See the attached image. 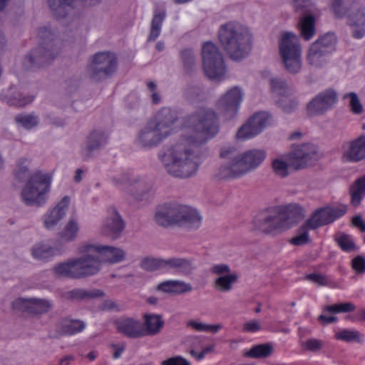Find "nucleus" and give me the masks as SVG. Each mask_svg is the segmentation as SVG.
Wrapping results in <instances>:
<instances>
[{
	"label": "nucleus",
	"instance_id": "obj_1",
	"mask_svg": "<svg viewBox=\"0 0 365 365\" xmlns=\"http://www.w3.org/2000/svg\"><path fill=\"white\" fill-rule=\"evenodd\" d=\"M185 127L187 131L177 142L164 145L158 155L168 173L182 179L196 174L199 167L196 149L219 133L218 115L212 108H198L186 117Z\"/></svg>",
	"mask_w": 365,
	"mask_h": 365
},
{
	"label": "nucleus",
	"instance_id": "obj_2",
	"mask_svg": "<svg viewBox=\"0 0 365 365\" xmlns=\"http://www.w3.org/2000/svg\"><path fill=\"white\" fill-rule=\"evenodd\" d=\"M99 249L98 245H82L78 249L81 255L54 266V274L60 277L83 279L98 274L103 262Z\"/></svg>",
	"mask_w": 365,
	"mask_h": 365
},
{
	"label": "nucleus",
	"instance_id": "obj_3",
	"mask_svg": "<svg viewBox=\"0 0 365 365\" xmlns=\"http://www.w3.org/2000/svg\"><path fill=\"white\" fill-rule=\"evenodd\" d=\"M218 39L228 57L240 61L247 58L252 48V35L243 24L232 21L222 24L218 29Z\"/></svg>",
	"mask_w": 365,
	"mask_h": 365
},
{
	"label": "nucleus",
	"instance_id": "obj_4",
	"mask_svg": "<svg viewBox=\"0 0 365 365\" xmlns=\"http://www.w3.org/2000/svg\"><path fill=\"white\" fill-rule=\"evenodd\" d=\"M304 217V209L297 204L277 206L262 212L255 221L256 228L264 233L287 229Z\"/></svg>",
	"mask_w": 365,
	"mask_h": 365
},
{
	"label": "nucleus",
	"instance_id": "obj_5",
	"mask_svg": "<svg viewBox=\"0 0 365 365\" xmlns=\"http://www.w3.org/2000/svg\"><path fill=\"white\" fill-rule=\"evenodd\" d=\"M155 219L163 227L178 224L194 229L198 228L202 222V217L196 210L178 203H167L160 207Z\"/></svg>",
	"mask_w": 365,
	"mask_h": 365
},
{
	"label": "nucleus",
	"instance_id": "obj_6",
	"mask_svg": "<svg viewBox=\"0 0 365 365\" xmlns=\"http://www.w3.org/2000/svg\"><path fill=\"white\" fill-rule=\"evenodd\" d=\"M38 36L41 40V46L27 54L23 61L24 66L28 69L51 63L58 53L54 34L49 29H39Z\"/></svg>",
	"mask_w": 365,
	"mask_h": 365
},
{
	"label": "nucleus",
	"instance_id": "obj_7",
	"mask_svg": "<svg viewBox=\"0 0 365 365\" xmlns=\"http://www.w3.org/2000/svg\"><path fill=\"white\" fill-rule=\"evenodd\" d=\"M280 61L291 74L298 73L302 67V46L299 37L292 32H284L279 41Z\"/></svg>",
	"mask_w": 365,
	"mask_h": 365
},
{
	"label": "nucleus",
	"instance_id": "obj_8",
	"mask_svg": "<svg viewBox=\"0 0 365 365\" xmlns=\"http://www.w3.org/2000/svg\"><path fill=\"white\" fill-rule=\"evenodd\" d=\"M51 178L47 173L36 172L28 179L21 191V200L29 206H41L47 200Z\"/></svg>",
	"mask_w": 365,
	"mask_h": 365
},
{
	"label": "nucleus",
	"instance_id": "obj_9",
	"mask_svg": "<svg viewBox=\"0 0 365 365\" xmlns=\"http://www.w3.org/2000/svg\"><path fill=\"white\" fill-rule=\"evenodd\" d=\"M117 66L118 59L113 53L100 51L91 56L86 67V73L92 81L100 82L110 77Z\"/></svg>",
	"mask_w": 365,
	"mask_h": 365
},
{
	"label": "nucleus",
	"instance_id": "obj_10",
	"mask_svg": "<svg viewBox=\"0 0 365 365\" xmlns=\"http://www.w3.org/2000/svg\"><path fill=\"white\" fill-rule=\"evenodd\" d=\"M220 157L226 160L219 169L218 175L220 178L236 179L249 173L239 151L235 148H222Z\"/></svg>",
	"mask_w": 365,
	"mask_h": 365
},
{
	"label": "nucleus",
	"instance_id": "obj_11",
	"mask_svg": "<svg viewBox=\"0 0 365 365\" xmlns=\"http://www.w3.org/2000/svg\"><path fill=\"white\" fill-rule=\"evenodd\" d=\"M203 70L212 79L218 78L225 73V66L218 47L211 42L205 43L202 48Z\"/></svg>",
	"mask_w": 365,
	"mask_h": 365
},
{
	"label": "nucleus",
	"instance_id": "obj_12",
	"mask_svg": "<svg viewBox=\"0 0 365 365\" xmlns=\"http://www.w3.org/2000/svg\"><path fill=\"white\" fill-rule=\"evenodd\" d=\"M243 97L242 89L234 86L219 98L215 104L216 109L225 120L232 119L238 112Z\"/></svg>",
	"mask_w": 365,
	"mask_h": 365
},
{
	"label": "nucleus",
	"instance_id": "obj_13",
	"mask_svg": "<svg viewBox=\"0 0 365 365\" xmlns=\"http://www.w3.org/2000/svg\"><path fill=\"white\" fill-rule=\"evenodd\" d=\"M289 154L291 165L294 170L306 168L309 163L318 160L322 156L317 146L312 143L299 145Z\"/></svg>",
	"mask_w": 365,
	"mask_h": 365
},
{
	"label": "nucleus",
	"instance_id": "obj_14",
	"mask_svg": "<svg viewBox=\"0 0 365 365\" xmlns=\"http://www.w3.org/2000/svg\"><path fill=\"white\" fill-rule=\"evenodd\" d=\"M14 309L27 312L33 315H43L52 309L53 304L51 300L41 298H18L12 303Z\"/></svg>",
	"mask_w": 365,
	"mask_h": 365
},
{
	"label": "nucleus",
	"instance_id": "obj_15",
	"mask_svg": "<svg viewBox=\"0 0 365 365\" xmlns=\"http://www.w3.org/2000/svg\"><path fill=\"white\" fill-rule=\"evenodd\" d=\"M125 227V223L117 209L115 207H108L101 227V234L115 240L120 236Z\"/></svg>",
	"mask_w": 365,
	"mask_h": 365
},
{
	"label": "nucleus",
	"instance_id": "obj_16",
	"mask_svg": "<svg viewBox=\"0 0 365 365\" xmlns=\"http://www.w3.org/2000/svg\"><path fill=\"white\" fill-rule=\"evenodd\" d=\"M346 212L345 206L321 207L312 213L307 220V225H309L312 229H317L333 222L337 218L343 216Z\"/></svg>",
	"mask_w": 365,
	"mask_h": 365
},
{
	"label": "nucleus",
	"instance_id": "obj_17",
	"mask_svg": "<svg viewBox=\"0 0 365 365\" xmlns=\"http://www.w3.org/2000/svg\"><path fill=\"white\" fill-rule=\"evenodd\" d=\"M168 138L150 120L138 131L135 144L141 148H152Z\"/></svg>",
	"mask_w": 365,
	"mask_h": 365
},
{
	"label": "nucleus",
	"instance_id": "obj_18",
	"mask_svg": "<svg viewBox=\"0 0 365 365\" xmlns=\"http://www.w3.org/2000/svg\"><path fill=\"white\" fill-rule=\"evenodd\" d=\"M341 5L342 6L346 5L348 7L344 15L350 9H353V11L349 14L348 22L352 28L353 36L356 38H362L365 35V9L359 8L354 0H341ZM343 16L344 14L341 15Z\"/></svg>",
	"mask_w": 365,
	"mask_h": 365
},
{
	"label": "nucleus",
	"instance_id": "obj_19",
	"mask_svg": "<svg viewBox=\"0 0 365 365\" xmlns=\"http://www.w3.org/2000/svg\"><path fill=\"white\" fill-rule=\"evenodd\" d=\"M269 118V115L265 112L255 113L239 128L236 138L239 140H245L259 134L267 126Z\"/></svg>",
	"mask_w": 365,
	"mask_h": 365
},
{
	"label": "nucleus",
	"instance_id": "obj_20",
	"mask_svg": "<svg viewBox=\"0 0 365 365\" xmlns=\"http://www.w3.org/2000/svg\"><path fill=\"white\" fill-rule=\"evenodd\" d=\"M337 101V93L329 88L318 93L307 104L308 112L312 115H322L330 110Z\"/></svg>",
	"mask_w": 365,
	"mask_h": 365
},
{
	"label": "nucleus",
	"instance_id": "obj_21",
	"mask_svg": "<svg viewBox=\"0 0 365 365\" xmlns=\"http://www.w3.org/2000/svg\"><path fill=\"white\" fill-rule=\"evenodd\" d=\"M178 120V115L175 110L164 107L159 110L150 120L168 137L174 133V125Z\"/></svg>",
	"mask_w": 365,
	"mask_h": 365
},
{
	"label": "nucleus",
	"instance_id": "obj_22",
	"mask_svg": "<svg viewBox=\"0 0 365 365\" xmlns=\"http://www.w3.org/2000/svg\"><path fill=\"white\" fill-rule=\"evenodd\" d=\"M108 135L103 130H92L87 137L86 145L81 149V156L84 160L93 157V153L103 148L108 142Z\"/></svg>",
	"mask_w": 365,
	"mask_h": 365
},
{
	"label": "nucleus",
	"instance_id": "obj_23",
	"mask_svg": "<svg viewBox=\"0 0 365 365\" xmlns=\"http://www.w3.org/2000/svg\"><path fill=\"white\" fill-rule=\"evenodd\" d=\"M342 158L346 161L358 162L365 158V135L345 143L343 146Z\"/></svg>",
	"mask_w": 365,
	"mask_h": 365
},
{
	"label": "nucleus",
	"instance_id": "obj_24",
	"mask_svg": "<svg viewBox=\"0 0 365 365\" xmlns=\"http://www.w3.org/2000/svg\"><path fill=\"white\" fill-rule=\"evenodd\" d=\"M125 180L133 187L134 196L138 200L146 199L153 188L152 180L145 176L130 175Z\"/></svg>",
	"mask_w": 365,
	"mask_h": 365
},
{
	"label": "nucleus",
	"instance_id": "obj_25",
	"mask_svg": "<svg viewBox=\"0 0 365 365\" xmlns=\"http://www.w3.org/2000/svg\"><path fill=\"white\" fill-rule=\"evenodd\" d=\"M70 198L65 196L51 211L44 215L43 224L46 229H53L66 215Z\"/></svg>",
	"mask_w": 365,
	"mask_h": 365
},
{
	"label": "nucleus",
	"instance_id": "obj_26",
	"mask_svg": "<svg viewBox=\"0 0 365 365\" xmlns=\"http://www.w3.org/2000/svg\"><path fill=\"white\" fill-rule=\"evenodd\" d=\"M118 331L132 339L143 337V323L133 318H126L116 322Z\"/></svg>",
	"mask_w": 365,
	"mask_h": 365
},
{
	"label": "nucleus",
	"instance_id": "obj_27",
	"mask_svg": "<svg viewBox=\"0 0 365 365\" xmlns=\"http://www.w3.org/2000/svg\"><path fill=\"white\" fill-rule=\"evenodd\" d=\"M76 0H47L53 16L57 19L68 16L75 8Z\"/></svg>",
	"mask_w": 365,
	"mask_h": 365
},
{
	"label": "nucleus",
	"instance_id": "obj_28",
	"mask_svg": "<svg viewBox=\"0 0 365 365\" xmlns=\"http://www.w3.org/2000/svg\"><path fill=\"white\" fill-rule=\"evenodd\" d=\"M143 324V336H155L158 334L164 327V321L160 314H145Z\"/></svg>",
	"mask_w": 365,
	"mask_h": 365
},
{
	"label": "nucleus",
	"instance_id": "obj_29",
	"mask_svg": "<svg viewBox=\"0 0 365 365\" xmlns=\"http://www.w3.org/2000/svg\"><path fill=\"white\" fill-rule=\"evenodd\" d=\"M0 99L9 106L18 107L25 106L33 101L31 96H24L21 93L16 91L14 87H10L0 93Z\"/></svg>",
	"mask_w": 365,
	"mask_h": 365
},
{
	"label": "nucleus",
	"instance_id": "obj_30",
	"mask_svg": "<svg viewBox=\"0 0 365 365\" xmlns=\"http://www.w3.org/2000/svg\"><path fill=\"white\" fill-rule=\"evenodd\" d=\"M248 173H250L259 166L266 158V152L260 149H252L240 153Z\"/></svg>",
	"mask_w": 365,
	"mask_h": 365
},
{
	"label": "nucleus",
	"instance_id": "obj_31",
	"mask_svg": "<svg viewBox=\"0 0 365 365\" xmlns=\"http://www.w3.org/2000/svg\"><path fill=\"white\" fill-rule=\"evenodd\" d=\"M165 269H175L185 275L190 274L195 269L192 259L182 257H171L165 259Z\"/></svg>",
	"mask_w": 365,
	"mask_h": 365
},
{
	"label": "nucleus",
	"instance_id": "obj_32",
	"mask_svg": "<svg viewBox=\"0 0 365 365\" xmlns=\"http://www.w3.org/2000/svg\"><path fill=\"white\" fill-rule=\"evenodd\" d=\"M103 295V292L99 289L86 290L84 289H73L63 292L61 297L65 300L79 302L102 297Z\"/></svg>",
	"mask_w": 365,
	"mask_h": 365
},
{
	"label": "nucleus",
	"instance_id": "obj_33",
	"mask_svg": "<svg viewBox=\"0 0 365 365\" xmlns=\"http://www.w3.org/2000/svg\"><path fill=\"white\" fill-rule=\"evenodd\" d=\"M158 289L166 293L180 294L192 290L190 284L180 280H168L160 283Z\"/></svg>",
	"mask_w": 365,
	"mask_h": 365
},
{
	"label": "nucleus",
	"instance_id": "obj_34",
	"mask_svg": "<svg viewBox=\"0 0 365 365\" xmlns=\"http://www.w3.org/2000/svg\"><path fill=\"white\" fill-rule=\"evenodd\" d=\"M329 56V54L317 46V44L312 43L307 52V61L312 66L322 68L327 63Z\"/></svg>",
	"mask_w": 365,
	"mask_h": 365
},
{
	"label": "nucleus",
	"instance_id": "obj_35",
	"mask_svg": "<svg viewBox=\"0 0 365 365\" xmlns=\"http://www.w3.org/2000/svg\"><path fill=\"white\" fill-rule=\"evenodd\" d=\"M86 327V324L79 319H72L68 317L59 322V331L63 335H73L81 332Z\"/></svg>",
	"mask_w": 365,
	"mask_h": 365
},
{
	"label": "nucleus",
	"instance_id": "obj_36",
	"mask_svg": "<svg viewBox=\"0 0 365 365\" xmlns=\"http://www.w3.org/2000/svg\"><path fill=\"white\" fill-rule=\"evenodd\" d=\"M166 16L164 9H155L151 21L150 31L148 38V41H154L159 36L163 21Z\"/></svg>",
	"mask_w": 365,
	"mask_h": 365
},
{
	"label": "nucleus",
	"instance_id": "obj_37",
	"mask_svg": "<svg viewBox=\"0 0 365 365\" xmlns=\"http://www.w3.org/2000/svg\"><path fill=\"white\" fill-rule=\"evenodd\" d=\"M301 36L306 41L311 39L315 34V19L311 14H304L299 22Z\"/></svg>",
	"mask_w": 365,
	"mask_h": 365
},
{
	"label": "nucleus",
	"instance_id": "obj_38",
	"mask_svg": "<svg viewBox=\"0 0 365 365\" xmlns=\"http://www.w3.org/2000/svg\"><path fill=\"white\" fill-rule=\"evenodd\" d=\"M351 204L357 207L365 196V175L357 179L350 187Z\"/></svg>",
	"mask_w": 365,
	"mask_h": 365
},
{
	"label": "nucleus",
	"instance_id": "obj_39",
	"mask_svg": "<svg viewBox=\"0 0 365 365\" xmlns=\"http://www.w3.org/2000/svg\"><path fill=\"white\" fill-rule=\"evenodd\" d=\"M14 120L19 127L27 130L37 127L39 124V118L35 113L17 114Z\"/></svg>",
	"mask_w": 365,
	"mask_h": 365
},
{
	"label": "nucleus",
	"instance_id": "obj_40",
	"mask_svg": "<svg viewBox=\"0 0 365 365\" xmlns=\"http://www.w3.org/2000/svg\"><path fill=\"white\" fill-rule=\"evenodd\" d=\"M337 39L334 33H327L315 41L313 44L318 46L328 54H331L336 50Z\"/></svg>",
	"mask_w": 365,
	"mask_h": 365
},
{
	"label": "nucleus",
	"instance_id": "obj_41",
	"mask_svg": "<svg viewBox=\"0 0 365 365\" xmlns=\"http://www.w3.org/2000/svg\"><path fill=\"white\" fill-rule=\"evenodd\" d=\"M237 279L238 276L235 273L219 276L214 281V287L219 292H227L232 289Z\"/></svg>",
	"mask_w": 365,
	"mask_h": 365
},
{
	"label": "nucleus",
	"instance_id": "obj_42",
	"mask_svg": "<svg viewBox=\"0 0 365 365\" xmlns=\"http://www.w3.org/2000/svg\"><path fill=\"white\" fill-rule=\"evenodd\" d=\"M57 253V249L44 243H37L31 249L32 256L39 260L47 259Z\"/></svg>",
	"mask_w": 365,
	"mask_h": 365
},
{
	"label": "nucleus",
	"instance_id": "obj_43",
	"mask_svg": "<svg viewBox=\"0 0 365 365\" xmlns=\"http://www.w3.org/2000/svg\"><path fill=\"white\" fill-rule=\"evenodd\" d=\"M98 247H101L98 250L100 255L105 254L108 261L110 263H118L125 259V252L122 249L99 245Z\"/></svg>",
	"mask_w": 365,
	"mask_h": 365
},
{
	"label": "nucleus",
	"instance_id": "obj_44",
	"mask_svg": "<svg viewBox=\"0 0 365 365\" xmlns=\"http://www.w3.org/2000/svg\"><path fill=\"white\" fill-rule=\"evenodd\" d=\"M273 351V347L270 344H261L253 346L244 354L246 357L259 359L269 356Z\"/></svg>",
	"mask_w": 365,
	"mask_h": 365
},
{
	"label": "nucleus",
	"instance_id": "obj_45",
	"mask_svg": "<svg viewBox=\"0 0 365 365\" xmlns=\"http://www.w3.org/2000/svg\"><path fill=\"white\" fill-rule=\"evenodd\" d=\"M287 161L282 158H277L272 161V166L274 173L280 178H285L289 175V170L292 168L293 165H291L290 154L287 155Z\"/></svg>",
	"mask_w": 365,
	"mask_h": 365
},
{
	"label": "nucleus",
	"instance_id": "obj_46",
	"mask_svg": "<svg viewBox=\"0 0 365 365\" xmlns=\"http://www.w3.org/2000/svg\"><path fill=\"white\" fill-rule=\"evenodd\" d=\"M311 228L309 225H307V220L305 222L300 226L297 230V235L292 238L291 243L296 246H301L309 242V232Z\"/></svg>",
	"mask_w": 365,
	"mask_h": 365
},
{
	"label": "nucleus",
	"instance_id": "obj_47",
	"mask_svg": "<svg viewBox=\"0 0 365 365\" xmlns=\"http://www.w3.org/2000/svg\"><path fill=\"white\" fill-rule=\"evenodd\" d=\"M180 60L187 72L192 71L196 67V55L190 48L182 49L180 53Z\"/></svg>",
	"mask_w": 365,
	"mask_h": 365
},
{
	"label": "nucleus",
	"instance_id": "obj_48",
	"mask_svg": "<svg viewBox=\"0 0 365 365\" xmlns=\"http://www.w3.org/2000/svg\"><path fill=\"white\" fill-rule=\"evenodd\" d=\"M79 226L77 221L71 219L65 226L64 230L60 233V237L66 242L73 241L76 238Z\"/></svg>",
	"mask_w": 365,
	"mask_h": 365
},
{
	"label": "nucleus",
	"instance_id": "obj_49",
	"mask_svg": "<svg viewBox=\"0 0 365 365\" xmlns=\"http://www.w3.org/2000/svg\"><path fill=\"white\" fill-rule=\"evenodd\" d=\"M270 86L272 91L281 97L292 94V91L287 86V82L280 78L270 79Z\"/></svg>",
	"mask_w": 365,
	"mask_h": 365
},
{
	"label": "nucleus",
	"instance_id": "obj_50",
	"mask_svg": "<svg viewBox=\"0 0 365 365\" xmlns=\"http://www.w3.org/2000/svg\"><path fill=\"white\" fill-rule=\"evenodd\" d=\"M165 259L145 257L140 262V267L146 271L152 272L165 269Z\"/></svg>",
	"mask_w": 365,
	"mask_h": 365
},
{
	"label": "nucleus",
	"instance_id": "obj_51",
	"mask_svg": "<svg viewBox=\"0 0 365 365\" xmlns=\"http://www.w3.org/2000/svg\"><path fill=\"white\" fill-rule=\"evenodd\" d=\"M29 162L26 158H21L17 162L14 175L16 178L19 181H24L26 179L28 180L31 176L29 173Z\"/></svg>",
	"mask_w": 365,
	"mask_h": 365
},
{
	"label": "nucleus",
	"instance_id": "obj_52",
	"mask_svg": "<svg viewBox=\"0 0 365 365\" xmlns=\"http://www.w3.org/2000/svg\"><path fill=\"white\" fill-rule=\"evenodd\" d=\"M336 241L341 249L346 252H351L357 250L351 237L346 234H340L336 237Z\"/></svg>",
	"mask_w": 365,
	"mask_h": 365
},
{
	"label": "nucleus",
	"instance_id": "obj_53",
	"mask_svg": "<svg viewBox=\"0 0 365 365\" xmlns=\"http://www.w3.org/2000/svg\"><path fill=\"white\" fill-rule=\"evenodd\" d=\"M361 334L356 330L343 329L335 334V338L346 342L359 341Z\"/></svg>",
	"mask_w": 365,
	"mask_h": 365
},
{
	"label": "nucleus",
	"instance_id": "obj_54",
	"mask_svg": "<svg viewBox=\"0 0 365 365\" xmlns=\"http://www.w3.org/2000/svg\"><path fill=\"white\" fill-rule=\"evenodd\" d=\"M187 327H190L195 329L198 331H207V332H217L220 328L221 325H211L207 324L201 322H198L197 321L190 320L187 323Z\"/></svg>",
	"mask_w": 365,
	"mask_h": 365
},
{
	"label": "nucleus",
	"instance_id": "obj_55",
	"mask_svg": "<svg viewBox=\"0 0 365 365\" xmlns=\"http://www.w3.org/2000/svg\"><path fill=\"white\" fill-rule=\"evenodd\" d=\"M289 96L280 97L277 101L278 106L285 113H290L293 112L297 107L298 103L294 98H289Z\"/></svg>",
	"mask_w": 365,
	"mask_h": 365
},
{
	"label": "nucleus",
	"instance_id": "obj_56",
	"mask_svg": "<svg viewBox=\"0 0 365 365\" xmlns=\"http://www.w3.org/2000/svg\"><path fill=\"white\" fill-rule=\"evenodd\" d=\"M349 98V106L354 114H361L363 112V106L360 102L359 96L354 92L346 93L344 98Z\"/></svg>",
	"mask_w": 365,
	"mask_h": 365
},
{
	"label": "nucleus",
	"instance_id": "obj_57",
	"mask_svg": "<svg viewBox=\"0 0 365 365\" xmlns=\"http://www.w3.org/2000/svg\"><path fill=\"white\" fill-rule=\"evenodd\" d=\"M351 267L358 274L365 273V258L358 255L351 260Z\"/></svg>",
	"mask_w": 365,
	"mask_h": 365
},
{
	"label": "nucleus",
	"instance_id": "obj_58",
	"mask_svg": "<svg viewBox=\"0 0 365 365\" xmlns=\"http://www.w3.org/2000/svg\"><path fill=\"white\" fill-rule=\"evenodd\" d=\"M305 279L309 280L319 286H325L328 284L329 280L326 277V276L318 274V273H312L307 274Z\"/></svg>",
	"mask_w": 365,
	"mask_h": 365
},
{
	"label": "nucleus",
	"instance_id": "obj_59",
	"mask_svg": "<svg viewBox=\"0 0 365 365\" xmlns=\"http://www.w3.org/2000/svg\"><path fill=\"white\" fill-rule=\"evenodd\" d=\"M147 88L148 91L151 93L150 98L153 103L158 104L161 98L160 94L157 92V85L154 81H149L147 83Z\"/></svg>",
	"mask_w": 365,
	"mask_h": 365
},
{
	"label": "nucleus",
	"instance_id": "obj_60",
	"mask_svg": "<svg viewBox=\"0 0 365 365\" xmlns=\"http://www.w3.org/2000/svg\"><path fill=\"white\" fill-rule=\"evenodd\" d=\"M210 272L212 274L222 276L230 274V268L227 264H218L213 265L210 269Z\"/></svg>",
	"mask_w": 365,
	"mask_h": 365
},
{
	"label": "nucleus",
	"instance_id": "obj_61",
	"mask_svg": "<svg viewBox=\"0 0 365 365\" xmlns=\"http://www.w3.org/2000/svg\"><path fill=\"white\" fill-rule=\"evenodd\" d=\"M262 329V326L260 322L257 320H251L250 322H246L243 325V331L247 332H257Z\"/></svg>",
	"mask_w": 365,
	"mask_h": 365
},
{
	"label": "nucleus",
	"instance_id": "obj_62",
	"mask_svg": "<svg viewBox=\"0 0 365 365\" xmlns=\"http://www.w3.org/2000/svg\"><path fill=\"white\" fill-rule=\"evenodd\" d=\"M303 346L306 348V349L311 351H316L319 350L322 346V343L321 341L315 339H310L302 344Z\"/></svg>",
	"mask_w": 365,
	"mask_h": 365
},
{
	"label": "nucleus",
	"instance_id": "obj_63",
	"mask_svg": "<svg viewBox=\"0 0 365 365\" xmlns=\"http://www.w3.org/2000/svg\"><path fill=\"white\" fill-rule=\"evenodd\" d=\"M200 93V88L197 86H189L186 88L185 91V94L187 96V98L191 101L199 99Z\"/></svg>",
	"mask_w": 365,
	"mask_h": 365
},
{
	"label": "nucleus",
	"instance_id": "obj_64",
	"mask_svg": "<svg viewBox=\"0 0 365 365\" xmlns=\"http://www.w3.org/2000/svg\"><path fill=\"white\" fill-rule=\"evenodd\" d=\"M162 365H190V364L181 356H175L163 361Z\"/></svg>",
	"mask_w": 365,
	"mask_h": 365
}]
</instances>
